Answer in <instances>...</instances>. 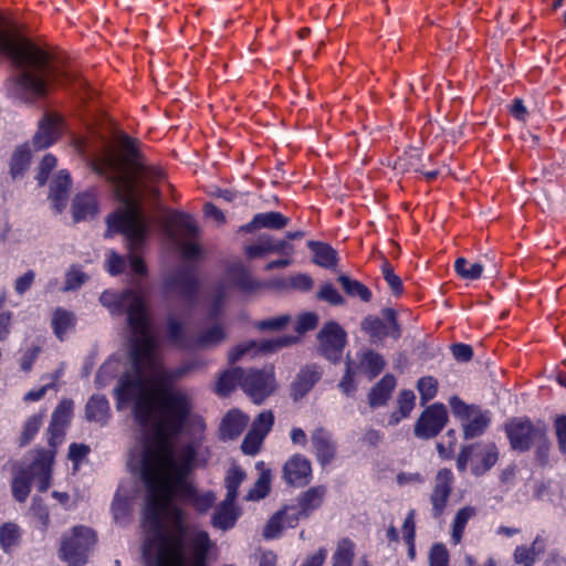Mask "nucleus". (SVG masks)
<instances>
[{"mask_svg":"<svg viewBox=\"0 0 566 566\" xmlns=\"http://www.w3.org/2000/svg\"><path fill=\"white\" fill-rule=\"evenodd\" d=\"M191 411L192 399L187 390L163 386L151 419L140 424L154 430L142 453V476L147 489L144 556L149 566H208L212 547L209 534L189 526L186 512L174 504L178 500L206 513L217 499L212 491L199 492L190 480L198 465L200 443L190 441L178 448L172 443Z\"/></svg>","mask_w":566,"mask_h":566,"instance_id":"f257e3e1","label":"nucleus"},{"mask_svg":"<svg viewBox=\"0 0 566 566\" xmlns=\"http://www.w3.org/2000/svg\"><path fill=\"white\" fill-rule=\"evenodd\" d=\"M92 169L112 185L122 207L107 217L108 231L120 232L126 237L130 252L132 270L146 274V265L138 255L148 234L150 222L145 216L142 201L145 198L158 199L159 190L154 186L164 178L163 171L145 164L135 139L123 135L117 146L104 144L102 151L94 156Z\"/></svg>","mask_w":566,"mask_h":566,"instance_id":"f03ea898","label":"nucleus"},{"mask_svg":"<svg viewBox=\"0 0 566 566\" xmlns=\"http://www.w3.org/2000/svg\"><path fill=\"white\" fill-rule=\"evenodd\" d=\"M101 302L113 312L126 313L133 331L130 359L133 371L122 377L115 395L118 408L133 403V415L138 424H146L153 416L158 389L180 378L184 369L168 370L163 367L158 340L150 331L147 305L142 293L127 290L120 295L104 292Z\"/></svg>","mask_w":566,"mask_h":566,"instance_id":"7ed1b4c3","label":"nucleus"},{"mask_svg":"<svg viewBox=\"0 0 566 566\" xmlns=\"http://www.w3.org/2000/svg\"><path fill=\"white\" fill-rule=\"evenodd\" d=\"M0 55L10 59L18 69L17 85L29 101L45 97L54 85L78 88L86 85L75 71L62 65L56 56L23 38L1 13Z\"/></svg>","mask_w":566,"mask_h":566,"instance_id":"20e7f679","label":"nucleus"},{"mask_svg":"<svg viewBox=\"0 0 566 566\" xmlns=\"http://www.w3.org/2000/svg\"><path fill=\"white\" fill-rule=\"evenodd\" d=\"M226 337L227 333L221 324H214L193 336L187 333L185 325L175 316L166 319V338L179 349L211 348L221 344Z\"/></svg>","mask_w":566,"mask_h":566,"instance_id":"39448f33","label":"nucleus"},{"mask_svg":"<svg viewBox=\"0 0 566 566\" xmlns=\"http://www.w3.org/2000/svg\"><path fill=\"white\" fill-rule=\"evenodd\" d=\"M167 231L175 241L184 260H196L201 255V248L197 243L199 229L190 214L170 210L166 217Z\"/></svg>","mask_w":566,"mask_h":566,"instance_id":"423d86ee","label":"nucleus"},{"mask_svg":"<svg viewBox=\"0 0 566 566\" xmlns=\"http://www.w3.org/2000/svg\"><path fill=\"white\" fill-rule=\"evenodd\" d=\"M260 283L255 281L248 269L240 262L231 264L226 273V279L214 289L209 302V317L217 318L223 308L228 289L234 286L242 292H253L260 287Z\"/></svg>","mask_w":566,"mask_h":566,"instance_id":"0eeeda50","label":"nucleus"},{"mask_svg":"<svg viewBox=\"0 0 566 566\" xmlns=\"http://www.w3.org/2000/svg\"><path fill=\"white\" fill-rule=\"evenodd\" d=\"M96 542L93 530L86 526H75L65 534L59 549L60 558L70 565L81 566L87 562V554Z\"/></svg>","mask_w":566,"mask_h":566,"instance_id":"6e6552de","label":"nucleus"},{"mask_svg":"<svg viewBox=\"0 0 566 566\" xmlns=\"http://www.w3.org/2000/svg\"><path fill=\"white\" fill-rule=\"evenodd\" d=\"M546 428L543 421L533 422L527 417H515L505 423L504 431L514 451L526 452Z\"/></svg>","mask_w":566,"mask_h":566,"instance_id":"1a4fd4ad","label":"nucleus"},{"mask_svg":"<svg viewBox=\"0 0 566 566\" xmlns=\"http://www.w3.org/2000/svg\"><path fill=\"white\" fill-rule=\"evenodd\" d=\"M240 387L254 403H261L275 389L273 367L243 370Z\"/></svg>","mask_w":566,"mask_h":566,"instance_id":"9d476101","label":"nucleus"},{"mask_svg":"<svg viewBox=\"0 0 566 566\" xmlns=\"http://www.w3.org/2000/svg\"><path fill=\"white\" fill-rule=\"evenodd\" d=\"M448 420L446 406L433 403L421 412L415 424L413 433L419 439H432L442 431Z\"/></svg>","mask_w":566,"mask_h":566,"instance_id":"9b49d317","label":"nucleus"},{"mask_svg":"<svg viewBox=\"0 0 566 566\" xmlns=\"http://www.w3.org/2000/svg\"><path fill=\"white\" fill-rule=\"evenodd\" d=\"M360 328L369 336L373 344L381 343L388 336L394 339L401 336V328L391 310L387 311L386 321L373 315L366 316L360 323Z\"/></svg>","mask_w":566,"mask_h":566,"instance_id":"f8f14e48","label":"nucleus"},{"mask_svg":"<svg viewBox=\"0 0 566 566\" xmlns=\"http://www.w3.org/2000/svg\"><path fill=\"white\" fill-rule=\"evenodd\" d=\"M346 332L335 322L326 323L317 335L318 349L328 360L340 359L346 345Z\"/></svg>","mask_w":566,"mask_h":566,"instance_id":"ddd939ff","label":"nucleus"},{"mask_svg":"<svg viewBox=\"0 0 566 566\" xmlns=\"http://www.w3.org/2000/svg\"><path fill=\"white\" fill-rule=\"evenodd\" d=\"M454 476L450 469H441L437 472L432 491L429 496L431 515L434 518H440L448 506L449 499L453 491Z\"/></svg>","mask_w":566,"mask_h":566,"instance_id":"4468645a","label":"nucleus"},{"mask_svg":"<svg viewBox=\"0 0 566 566\" xmlns=\"http://www.w3.org/2000/svg\"><path fill=\"white\" fill-rule=\"evenodd\" d=\"M64 130V120L54 112H46L39 122L38 130L33 137L35 149H44L54 144Z\"/></svg>","mask_w":566,"mask_h":566,"instance_id":"2eb2a0df","label":"nucleus"},{"mask_svg":"<svg viewBox=\"0 0 566 566\" xmlns=\"http://www.w3.org/2000/svg\"><path fill=\"white\" fill-rule=\"evenodd\" d=\"M165 285L168 292L176 293L187 301H192L199 290L196 270L190 266H182L166 280Z\"/></svg>","mask_w":566,"mask_h":566,"instance_id":"dca6fc26","label":"nucleus"},{"mask_svg":"<svg viewBox=\"0 0 566 566\" xmlns=\"http://www.w3.org/2000/svg\"><path fill=\"white\" fill-rule=\"evenodd\" d=\"M312 463L303 454H293L283 465V480L291 486L303 488L312 480Z\"/></svg>","mask_w":566,"mask_h":566,"instance_id":"f3484780","label":"nucleus"},{"mask_svg":"<svg viewBox=\"0 0 566 566\" xmlns=\"http://www.w3.org/2000/svg\"><path fill=\"white\" fill-rule=\"evenodd\" d=\"M296 339H297V337H295V336H281V337H276L274 339L262 340L260 343L248 342V343L238 345L229 353V361L231 364H234L235 361L241 359L244 355H248L251 352H253V353L275 352L280 348H283L285 346H289V345L295 343Z\"/></svg>","mask_w":566,"mask_h":566,"instance_id":"a211bd4d","label":"nucleus"},{"mask_svg":"<svg viewBox=\"0 0 566 566\" xmlns=\"http://www.w3.org/2000/svg\"><path fill=\"white\" fill-rule=\"evenodd\" d=\"M311 443L316 460L322 467H326L335 459L337 444L332 433L325 428L317 427L311 432Z\"/></svg>","mask_w":566,"mask_h":566,"instance_id":"6ab92c4d","label":"nucleus"},{"mask_svg":"<svg viewBox=\"0 0 566 566\" xmlns=\"http://www.w3.org/2000/svg\"><path fill=\"white\" fill-rule=\"evenodd\" d=\"M286 250L292 251L293 247L285 240H275L273 237L260 235L256 242L245 247V254L250 259L261 258L270 253H281Z\"/></svg>","mask_w":566,"mask_h":566,"instance_id":"aec40b11","label":"nucleus"},{"mask_svg":"<svg viewBox=\"0 0 566 566\" xmlns=\"http://www.w3.org/2000/svg\"><path fill=\"white\" fill-rule=\"evenodd\" d=\"M499 460V450L494 443L474 446L472 458V472L482 475L488 472Z\"/></svg>","mask_w":566,"mask_h":566,"instance_id":"412c9836","label":"nucleus"},{"mask_svg":"<svg viewBox=\"0 0 566 566\" xmlns=\"http://www.w3.org/2000/svg\"><path fill=\"white\" fill-rule=\"evenodd\" d=\"M241 514L240 509L235 505V500L224 499L216 506L212 515V524L214 527L227 531L234 526Z\"/></svg>","mask_w":566,"mask_h":566,"instance_id":"4be33fe9","label":"nucleus"},{"mask_svg":"<svg viewBox=\"0 0 566 566\" xmlns=\"http://www.w3.org/2000/svg\"><path fill=\"white\" fill-rule=\"evenodd\" d=\"M290 219L276 211L258 213L252 221L241 228L244 232H253L259 229L280 230L289 224Z\"/></svg>","mask_w":566,"mask_h":566,"instance_id":"5701e85b","label":"nucleus"},{"mask_svg":"<svg viewBox=\"0 0 566 566\" xmlns=\"http://www.w3.org/2000/svg\"><path fill=\"white\" fill-rule=\"evenodd\" d=\"M71 188V177L66 170H60L51 182L50 198L56 212H61L67 201L69 191Z\"/></svg>","mask_w":566,"mask_h":566,"instance_id":"b1692460","label":"nucleus"},{"mask_svg":"<svg viewBox=\"0 0 566 566\" xmlns=\"http://www.w3.org/2000/svg\"><path fill=\"white\" fill-rule=\"evenodd\" d=\"M52 462L53 452L42 450L41 452H39L38 458L30 468L32 475L34 474L38 478L36 486L40 492L48 491L50 486Z\"/></svg>","mask_w":566,"mask_h":566,"instance_id":"393cba45","label":"nucleus"},{"mask_svg":"<svg viewBox=\"0 0 566 566\" xmlns=\"http://www.w3.org/2000/svg\"><path fill=\"white\" fill-rule=\"evenodd\" d=\"M326 493V486L316 485L307 489L298 495L297 505L304 517H308L315 510L322 506Z\"/></svg>","mask_w":566,"mask_h":566,"instance_id":"a878e982","label":"nucleus"},{"mask_svg":"<svg viewBox=\"0 0 566 566\" xmlns=\"http://www.w3.org/2000/svg\"><path fill=\"white\" fill-rule=\"evenodd\" d=\"M249 422L248 416L239 410H231L223 418L220 426V436L222 439H235L245 429Z\"/></svg>","mask_w":566,"mask_h":566,"instance_id":"bb28decb","label":"nucleus"},{"mask_svg":"<svg viewBox=\"0 0 566 566\" xmlns=\"http://www.w3.org/2000/svg\"><path fill=\"white\" fill-rule=\"evenodd\" d=\"M72 411V400L64 399L57 405L56 409L53 412L50 428L51 437L49 439V443L51 446H54L55 440L61 438L62 433L60 428L62 429L70 421Z\"/></svg>","mask_w":566,"mask_h":566,"instance_id":"cd10ccee","label":"nucleus"},{"mask_svg":"<svg viewBox=\"0 0 566 566\" xmlns=\"http://www.w3.org/2000/svg\"><path fill=\"white\" fill-rule=\"evenodd\" d=\"M359 364L356 369L366 374L369 379L376 378L385 368L386 361L384 357L373 349H364L358 353Z\"/></svg>","mask_w":566,"mask_h":566,"instance_id":"c85d7f7f","label":"nucleus"},{"mask_svg":"<svg viewBox=\"0 0 566 566\" xmlns=\"http://www.w3.org/2000/svg\"><path fill=\"white\" fill-rule=\"evenodd\" d=\"M396 387V378L387 374L379 382H377L368 395L369 405L371 408L385 406L390 398L392 390Z\"/></svg>","mask_w":566,"mask_h":566,"instance_id":"c756f323","label":"nucleus"},{"mask_svg":"<svg viewBox=\"0 0 566 566\" xmlns=\"http://www.w3.org/2000/svg\"><path fill=\"white\" fill-rule=\"evenodd\" d=\"M321 374L314 367L302 369L292 384V396L294 400L303 398L318 381Z\"/></svg>","mask_w":566,"mask_h":566,"instance_id":"7c9ffc66","label":"nucleus"},{"mask_svg":"<svg viewBox=\"0 0 566 566\" xmlns=\"http://www.w3.org/2000/svg\"><path fill=\"white\" fill-rule=\"evenodd\" d=\"M73 217L75 221L92 218L97 212L96 197L92 192H83L75 197L73 201Z\"/></svg>","mask_w":566,"mask_h":566,"instance_id":"2f4dec72","label":"nucleus"},{"mask_svg":"<svg viewBox=\"0 0 566 566\" xmlns=\"http://www.w3.org/2000/svg\"><path fill=\"white\" fill-rule=\"evenodd\" d=\"M545 549L544 539L537 536L531 546H517L514 552V562L522 566H532L536 557Z\"/></svg>","mask_w":566,"mask_h":566,"instance_id":"473e14b6","label":"nucleus"},{"mask_svg":"<svg viewBox=\"0 0 566 566\" xmlns=\"http://www.w3.org/2000/svg\"><path fill=\"white\" fill-rule=\"evenodd\" d=\"M463 431L465 439L475 438L484 432L489 424V418L479 409L474 408L464 419Z\"/></svg>","mask_w":566,"mask_h":566,"instance_id":"72a5a7b5","label":"nucleus"},{"mask_svg":"<svg viewBox=\"0 0 566 566\" xmlns=\"http://www.w3.org/2000/svg\"><path fill=\"white\" fill-rule=\"evenodd\" d=\"M86 418L105 423L109 416V403L104 396H92L85 407Z\"/></svg>","mask_w":566,"mask_h":566,"instance_id":"f704fd0d","label":"nucleus"},{"mask_svg":"<svg viewBox=\"0 0 566 566\" xmlns=\"http://www.w3.org/2000/svg\"><path fill=\"white\" fill-rule=\"evenodd\" d=\"M242 376L243 369L240 367L224 371L217 381L216 392L222 397L228 396L237 386H240Z\"/></svg>","mask_w":566,"mask_h":566,"instance_id":"c9c22d12","label":"nucleus"},{"mask_svg":"<svg viewBox=\"0 0 566 566\" xmlns=\"http://www.w3.org/2000/svg\"><path fill=\"white\" fill-rule=\"evenodd\" d=\"M31 151L27 145L19 146L12 154L10 160V174L13 179L21 177L29 168Z\"/></svg>","mask_w":566,"mask_h":566,"instance_id":"e433bc0d","label":"nucleus"},{"mask_svg":"<svg viewBox=\"0 0 566 566\" xmlns=\"http://www.w3.org/2000/svg\"><path fill=\"white\" fill-rule=\"evenodd\" d=\"M75 318L74 315L63 308H57L52 317V327L56 337L61 340L64 339L65 334L74 328Z\"/></svg>","mask_w":566,"mask_h":566,"instance_id":"4c0bfd02","label":"nucleus"},{"mask_svg":"<svg viewBox=\"0 0 566 566\" xmlns=\"http://www.w3.org/2000/svg\"><path fill=\"white\" fill-rule=\"evenodd\" d=\"M475 514L476 510L472 506L462 507L457 512L455 517L453 520L451 533V538L454 544H459L461 542L467 523L469 522V520L474 517Z\"/></svg>","mask_w":566,"mask_h":566,"instance_id":"58836bf2","label":"nucleus"},{"mask_svg":"<svg viewBox=\"0 0 566 566\" xmlns=\"http://www.w3.org/2000/svg\"><path fill=\"white\" fill-rule=\"evenodd\" d=\"M308 245L314 252V262L317 265L323 268H331L336 264L337 253L332 247L316 242H310Z\"/></svg>","mask_w":566,"mask_h":566,"instance_id":"ea45409f","label":"nucleus"},{"mask_svg":"<svg viewBox=\"0 0 566 566\" xmlns=\"http://www.w3.org/2000/svg\"><path fill=\"white\" fill-rule=\"evenodd\" d=\"M355 544L348 539L343 538L338 542L337 548L333 555L332 566H353Z\"/></svg>","mask_w":566,"mask_h":566,"instance_id":"a19ab883","label":"nucleus"},{"mask_svg":"<svg viewBox=\"0 0 566 566\" xmlns=\"http://www.w3.org/2000/svg\"><path fill=\"white\" fill-rule=\"evenodd\" d=\"M31 470H23L13 478L12 494L19 502H24L30 494L31 490Z\"/></svg>","mask_w":566,"mask_h":566,"instance_id":"79ce46f5","label":"nucleus"},{"mask_svg":"<svg viewBox=\"0 0 566 566\" xmlns=\"http://www.w3.org/2000/svg\"><path fill=\"white\" fill-rule=\"evenodd\" d=\"M338 282L343 290L350 296H357L364 302H369L371 298L370 290L359 281L352 280L346 275H340Z\"/></svg>","mask_w":566,"mask_h":566,"instance_id":"37998d69","label":"nucleus"},{"mask_svg":"<svg viewBox=\"0 0 566 566\" xmlns=\"http://www.w3.org/2000/svg\"><path fill=\"white\" fill-rule=\"evenodd\" d=\"M245 476V472L240 467L233 465L228 470L224 479L227 499L237 500L239 486L244 481Z\"/></svg>","mask_w":566,"mask_h":566,"instance_id":"c03bdc74","label":"nucleus"},{"mask_svg":"<svg viewBox=\"0 0 566 566\" xmlns=\"http://www.w3.org/2000/svg\"><path fill=\"white\" fill-rule=\"evenodd\" d=\"M44 419V413L40 412L29 417L22 428L19 444L20 447L28 446L34 436L39 432Z\"/></svg>","mask_w":566,"mask_h":566,"instance_id":"a18cd8bd","label":"nucleus"},{"mask_svg":"<svg viewBox=\"0 0 566 566\" xmlns=\"http://www.w3.org/2000/svg\"><path fill=\"white\" fill-rule=\"evenodd\" d=\"M271 478L269 469L262 470L253 488L249 491L247 500L258 501L265 497L271 490Z\"/></svg>","mask_w":566,"mask_h":566,"instance_id":"49530a36","label":"nucleus"},{"mask_svg":"<svg viewBox=\"0 0 566 566\" xmlns=\"http://www.w3.org/2000/svg\"><path fill=\"white\" fill-rule=\"evenodd\" d=\"M533 447L535 448L534 459L537 462V464L541 467L547 465L549 462V452L552 447V443L548 438L547 428L543 431V434H541V437L537 438Z\"/></svg>","mask_w":566,"mask_h":566,"instance_id":"de8ad7c7","label":"nucleus"},{"mask_svg":"<svg viewBox=\"0 0 566 566\" xmlns=\"http://www.w3.org/2000/svg\"><path fill=\"white\" fill-rule=\"evenodd\" d=\"M455 272L465 280H478L483 273V265L480 263L470 264L467 259L458 258L454 263Z\"/></svg>","mask_w":566,"mask_h":566,"instance_id":"09e8293b","label":"nucleus"},{"mask_svg":"<svg viewBox=\"0 0 566 566\" xmlns=\"http://www.w3.org/2000/svg\"><path fill=\"white\" fill-rule=\"evenodd\" d=\"M417 389L420 394L421 405H426L433 399L438 392V380L432 376L421 377L417 382Z\"/></svg>","mask_w":566,"mask_h":566,"instance_id":"8fccbe9b","label":"nucleus"},{"mask_svg":"<svg viewBox=\"0 0 566 566\" xmlns=\"http://www.w3.org/2000/svg\"><path fill=\"white\" fill-rule=\"evenodd\" d=\"M20 538L19 527L13 523H6L0 527V545L4 551L15 546Z\"/></svg>","mask_w":566,"mask_h":566,"instance_id":"3c124183","label":"nucleus"},{"mask_svg":"<svg viewBox=\"0 0 566 566\" xmlns=\"http://www.w3.org/2000/svg\"><path fill=\"white\" fill-rule=\"evenodd\" d=\"M274 424V415L272 411H263L258 418L253 421L252 428L250 431L261 434L264 439L266 434L271 431Z\"/></svg>","mask_w":566,"mask_h":566,"instance_id":"603ef678","label":"nucleus"},{"mask_svg":"<svg viewBox=\"0 0 566 566\" xmlns=\"http://www.w3.org/2000/svg\"><path fill=\"white\" fill-rule=\"evenodd\" d=\"M398 410L401 417H408L416 405V395L412 390H401L398 396Z\"/></svg>","mask_w":566,"mask_h":566,"instance_id":"864d4df0","label":"nucleus"},{"mask_svg":"<svg viewBox=\"0 0 566 566\" xmlns=\"http://www.w3.org/2000/svg\"><path fill=\"white\" fill-rule=\"evenodd\" d=\"M6 298V292H2L0 295V342H3L8 338L12 319V313L9 311H3Z\"/></svg>","mask_w":566,"mask_h":566,"instance_id":"5fc2aeb1","label":"nucleus"},{"mask_svg":"<svg viewBox=\"0 0 566 566\" xmlns=\"http://www.w3.org/2000/svg\"><path fill=\"white\" fill-rule=\"evenodd\" d=\"M356 370L357 369L353 366L352 361H347L345 375L338 385L342 391L347 396H352L356 391L357 386L354 380Z\"/></svg>","mask_w":566,"mask_h":566,"instance_id":"6e6d98bb","label":"nucleus"},{"mask_svg":"<svg viewBox=\"0 0 566 566\" xmlns=\"http://www.w3.org/2000/svg\"><path fill=\"white\" fill-rule=\"evenodd\" d=\"M264 438L255 432L249 431L242 442L241 449L245 454H256L263 443Z\"/></svg>","mask_w":566,"mask_h":566,"instance_id":"4d7b16f0","label":"nucleus"},{"mask_svg":"<svg viewBox=\"0 0 566 566\" xmlns=\"http://www.w3.org/2000/svg\"><path fill=\"white\" fill-rule=\"evenodd\" d=\"M455 443H457L455 431L453 429H450L446 433L443 441L437 444V450H438L439 455L442 459H450L454 452Z\"/></svg>","mask_w":566,"mask_h":566,"instance_id":"13d9d810","label":"nucleus"},{"mask_svg":"<svg viewBox=\"0 0 566 566\" xmlns=\"http://www.w3.org/2000/svg\"><path fill=\"white\" fill-rule=\"evenodd\" d=\"M285 527V523L282 520V513L276 512L266 523L263 530V536L265 538H275Z\"/></svg>","mask_w":566,"mask_h":566,"instance_id":"bf43d9fd","label":"nucleus"},{"mask_svg":"<svg viewBox=\"0 0 566 566\" xmlns=\"http://www.w3.org/2000/svg\"><path fill=\"white\" fill-rule=\"evenodd\" d=\"M30 512L33 517H35L42 525L43 528H46L50 524V515L46 505L39 497H34L32 500V505Z\"/></svg>","mask_w":566,"mask_h":566,"instance_id":"052dcab7","label":"nucleus"},{"mask_svg":"<svg viewBox=\"0 0 566 566\" xmlns=\"http://www.w3.org/2000/svg\"><path fill=\"white\" fill-rule=\"evenodd\" d=\"M430 566H449V553L443 544H434L431 547Z\"/></svg>","mask_w":566,"mask_h":566,"instance_id":"680f3d73","label":"nucleus"},{"mask_svg":"<svg viewBox=\"0 0 566 566\" xmlns=\"http://www.w3.org/2000/svg\"><path fill=\"white\" fill-rule=\"evenodd\" d=\"M317 297L332 305H340L344 303L343 296L332 284H325L321 287L317 293Z\"/></svg>","mask_w":566,"mask_h":566,"instance_id":"e2e57ef3","label":"nucleus"},{"mask_svg":"<svg viewBox=\"0 0 566 566\" xmlns=\"http://www.w3.org/2000/svg\"><path fill=\"white\" fill-rule=\"evenodd\" d=\"M382 274L391 291L396 295L400 294L402 292V282L400 277L394 273V269L388 262H385L382 265Z\"/></svg>","mask_w":566,"mask_h":566,"instance_id":"0e129e2a","label":"nucleus"},{"mask_svg":"<svg viewBox=\"0 0 566 566\" xmlns=\"http://www.w3.org/2000/svg\"><path fill=\"white\" fill-rule=\"evenodd\" d=\"M56 158L52 155H45L40 164L39 174L36 179L40 186H43L49 177V174L55 168Z\"/></svg>","mask_w":566,"mask_h":566,"instance_id":"69168bd1","label":"nucleus"},{"mask_svg":"<svg viewBox=\"0 0 566 566\" xmlns=\"http://www.w3.org/2000/svg\"><path fill=\"white\" fill-rule=\"evenodd\" d=\"M86 281V275L76 268L67 271L65 277V291L76 290Z\"/></svg>","mask_w":566,"mask_h":566,"instance_id":"338daca9","label":"nucleus"},{"mask_svg":"<svg viewBox=\"0 0 566 566\" xmlns=\"http://www.w3.org/2000/svg\"><path fill=\"white\" fill-rule=\"evenodd\" d=\"M555 433L557 438L558 449L566 454V416H559L554 422Z\"/></svg>","mask_w":566,"mask_h":566,"instance_id":"774afa93","label":"nucleus"}]
</instances>
